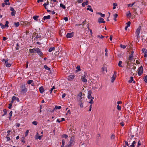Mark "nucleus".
Segmentation results:
<instances>
[{
	"label": "nucleus",
	"mask_w": 147,
	"mask_h": 147,
	"mask_svg": "<svg viewBox=\"0 0 147 147\" xmlns=\"http://www.w3.org/2000/svg\"><path fill=\"white\" fill-rule=\"evenodd\" d=\"M135 4V3L134 2L132 4H128L127 5V7H131L132 6H133Z\"/></svg>",
	"instance_id": "a18cd8bd"
},
{
	"label": "nucleus",
	"mask_w": 147,
	"mask_h": 147,
	"mask_svg": "<svg viewBox=\"0 0 147 147\" xmlns=\"http://www.w3.org/2000/svg\"><path fill=\"white\" fill-rule=\"evenodd\" d=\"M49 4V2H47V3H45L43 5V6L45 7L46 6Z\"/></svg>",
	"instance_id": "052dcab7"
},
{
	"label": "nucleus",
	"mask_w": 147,
	"mask_h": 147,
	"mask_svg": "<svg viewBox=\"0 0 147 147\" xmlns=\"http://www.w3.org/2000/svg\"><path fill=\"white\" fill-rule=\"evenodd\" d=\"M117 109L118 110L120 111L121 109V107L119 105H118L117 106Z\"/></svg>",
	"instance_id": "c03bdc74"
},
{
	"label": "nucleus",
	"mask_w": 147,
	"mask_h": 147,
	"mask_svg": "<svg viewBox=\"0 0 147 147\" xmlns=\"http://www.w3.org/2000/svg\"><path fill=\"white\" fill-rule=\"evenodd\" d=\"M42 34L41 33H39L38 34L36 35V38H35L36 39H37L38 38H41L42 37Z\"/></svg>",
	"instance_id": "6ab92c4d"
},
{
	"label": "nucleus",
	"mask_w": 147,
	"mask_h": 147,
	"mask_svg": "<svg viewBox=\"0 0 147 147\" xmlns=\"http://www.w3.org/2000/svg\"><path fill=\"white\" fill-rule=\"evenodd\" d=\"M61 106H55V108L56 109H61Z\"/></svg>",
	"instance_id": "603ef678"
},
{
	"label": "nucleus",
	"mask_w": 147,
	"mask_h": 147,
	"mask_svg": "<svg viewBox=\"0 0 147 147\" xmlns=\"http://www.w3.org/2000/svg\"><path fill=\"white\" fill-rule=\"evenodd\" d=\"M75 141L74 137H71L70 140L69 142V144L65 147H71L72 145L74 144Z\"/></svg>",
	"instance_id": "f03ea898"
},
{
	"label": "nucleus",
	"mask_w": 147,
	"mask_h": 147,
	"mask_svg": "<svg viewBox=\"0 0 147 147\" xmlns=\"http://www.w3.org/2000/svg\"><path fill=\"white\" fill-rule=\"evenodd\" d=\"M136 144V142L135 141H134L132 143V144L130 145V146L132 147H135V144Z\"/></svg>",
	"instance_id": "473e14b6"
},
{
	"label": "nucleus",
	"mask_w": 147,
	"mask_h": 147,
	"mask_svg": "<svg viewBox=\"0 0 147 147\" xmlns=\"http://www.w3.org/2000/svg\"><path fill=\"white\" fill-rule=\"evenodd\" d=\"M122 63V61H119L118 65L119 67H123V66L121 65V64Z\"/></svg>",
	"instance_id": "e433bc0d"
},
{
	"label": "nucleus",
	"mask_w": 147,
	"mask_h": 147,
	"mask_svg": "<svg viewBox=\"0 0 147 147\" xmlns=\"http://www.w3.org/2000/svg\"><path fill=\"white\" fill-rule=\"evenodd\" d=\"M51 17L50 15H48L47 16H44L43 19L45 20H46L49 19Z\"/></svg>",
	"instance_id": "a211bd4d"
},
{
	"label": "nucleus",
	"mask_w": 147,
	"mask_h": 147,
	"mask_svg": "<svg viewBox=\"0 0 147 147\" xmlns=\"http://www.w3.org/2000/svg\"><path fill=\"white\" fill-rule=\"evenodd\" d=\"M10 10L12 11L11 13V15L12 16H14L16 12V11L14 10V8L13 7H10Z\"/></svg>",
	"instance_id": "6e6552de"
},
{
	"label": "nucleus",
	"mask_w": 147,
	"mask_h": 147,
	"mask_svg": "<svg viewBox=\"0 0 147 147\" xmlns=\"http://www.w3.org/2000/svg\"><path fill=\"white\" fill-rule=\"evenodd\" d=\"M138 75L140 76L143 72V67L142 66H140L138 69Z\"/></svg>",
	"instance_id": "39448f33"
},
{
	"label": "nucleus",
	"mask_w": 147,
	"mask_h": 147,
	"mask_svg": "<svg viewBox=\"0 0 147 147\" xmlns=\"http://www.w3.org/2000/svg\"><path fill=\"white\" fill-rule=\"evenodd\" d=\"M82 92H80L78 94V97H80V98H81V97H82Z\"/></svg>",
	"instance_id": "8fccbe9b"
},
{
	"label": "nucleus",
	"mask_w": 147,
	"mask_h": 147,
	"mask_svg": "<svg viewBox=\"0 0 147 147\" xmlns=\"http://www.w3.org/2000/svg\"><path fill=\"white\" fill-rule=\"evenodd\" d=\"M13 112L11 111L9 113V116H12Z\"/></svg>",
	"instance_id": "0e129e2a"
},
{
	"label": "nucleus",
	"mask_w": 147,
	"mask_h": 147,
	"mask_svg": "<svg viewBox=\"0 0 147 147\" xmlns=\"http://www.w3.org/2000/svg\"><path fill=\"white\" fill-rule=\"evenodd\" d=\"M141 29V26H139L137 29L136 32V34L137 38H138L140 37L139 34L140 32V30Z\"/></svg>",
	"instance_id": "20e7f679"
},
{
	"label": "nucleus",
	"mask_w": 147,
	"mask_h": 147,
	"mask_svg": "<svg viewBox=\"0 0 147 147\" xmlns=\"http://www.w3.org/2000/svg\"><path fill=\"white\" fill-rule=\"evenodd\" d=\"M60 7H62L63 9H65L66 8L65 5L63 4L62 3L60 4Z\"/></svg>",
	"instance_id": "72a5a7b5"
},
{
	"label": "nucleus",
	"mask_w": 147,
	"mask_h": 147,
	"mask_svg": "<svg viewBox=\"0 0 147 147\" xmlns=\"http://www.w3.org/2000/svg\"><path fill=\"white\" fill-rule=\"evenodd\" d=\"M118 16V15L117 14H115L114 15V20L115 21H117L116 18Z\"/></svg>",
	"instance_id": "f704fd0d"
},
{
	"label": "nucleus",
	"mask_w": 147,
	"mask_h": 147,
	"mask_svg": "<svg viewBox=\"0 0 147 147\" xmlns=\"http://www.w3.org/2000/svg\"><path fill=\"white\" fill-rule=\"evenodd\" d=\"M97 14L100 15V16L102 18H104L105 16V14H102L101 12H98Z\"/></svg>",
	"instance_id": "a878e982"
},
{
	"label": "nucleus",
	"mask_w": 147,
	"mask_h": 147,
	"mask_svg": "<svg viewBox=\"0 0 147 147\" xmlns=\"http://www.w3.org/2000/svg\"><path fill=\"white\" fill-rule=\"evenodd\" d=\"M76 69H77L78 70V71H80V66L79 65H78L77 66V67H76Z\"/></svg>",
	"instance_id": "bf43d9fd"
},
{
	"label": "nucleus",
	"mask_w": 147,
	"mask_h": 147,
	"mask_svg": "<svg viewBox=\"0 0 147 147\" xmlns=\"http://www.w3.org/2000/svg\"><path fill=\"white\" fill-rule=\"evenodd\" d=\"M87 76V73L86 72H85L84 73V75L82 76L81 78H85Z\"/></svg>",
	"instance_id": "3c124183"
},
{
	"label": "nucleus",
	"mask_w": 147,
	"mask_h": 147,
	"mask_svg": "<svg viewBox=\"0 0 147 147\" xmlns=\"http://www.w3.org/2000/svg\"><path fill=\"white\" fill-rule=\"evenodd\" d=\"M144 80L146 82H147V75L144 78Z\"/></svg>",
	"instance_id": "5fc2aeb1"
},
{
	"label": "nucleus",
	"mask_w": 147,
	"mask_h": 147,
	"mask_svg": "<svg viewBox=\"0 0 147 147\" xmlns=\"http://www.w3.org/2000/svg\"><path fill=\"white\" fill-rule=\"evenodd\" d=\"M9 23V22L8 21H6L5 22V24L4 25L5 27H9V26L8 25V24Z\"/></svg>",
	"instance_id": "58836bf2"
},
{
	"label": "nucleus",
	"mask_w": 147,
	"mask_h": 147,
	"mask_svg": "<svg viewBox=\"0 0 147 147\" xmlns=\"http://www.w3.org/2000/svg\"><path fill=\"white\" fill-rule=\"evenodd\" d=\"M92 91L91 90H90L88 91V98L90 99L92 97Z\"/></svg>",
	"instance_id": "9b49d317"
},
{
	"label": "nucleus",
	"mask_w": 147,
	"mask_h": 147,
	"mask_svg": "<svg viewBox=\"0 0 147 147\" xmlns=\"http://www.w3.org/2000/svg\"><path fill=\"white\" fill-rule=\"evenodd\" d=\"M9 106L8 107V108L9 109H11V106H12V105L11 104H9Z\"/></svg>",
	"instance_id": "338daca9"
},
{
	"label": "nucleus",
	"mask_w": 147,
	"mask_h": 147,
	"mask_svg": "<svg viewBox=\"0 0 147 147\" xmlns=\"http://www.w3.org/2000/svg\"><path fill=\"white\" fill-rule=\"evenodd\" d=\"M94 103V101L93 100H92V99H90V101L89 102V103H90L91 104L90 105H91Z\"/></svg>",
	"instance_id": "6e6d98bb"
},
{
	"label": "nucleus",
	"mask_w": 147,
	"mask_h": 147,
	"mask_svg": "<svg viewBox=\"0 0 147 147\" xmlns=\"http://www.w3.org/2000/svg\"><path fill=\"white\" fill-rule=\"evenodd\" d=\"M9 0H4V2H5V4L6 5H10V3L9 2Z\"/></svg>",
	"instance_id": "393cba45"
},
{
	"label": "nucleus",
	"mask_w": 147,
	"mask_h": 147,
	"mask_svg": "<svg viewBox=\"0 0 147 147\" xmlns=\"http://www.w3.org/2000/svg\"><path fill=\"white\" fill-rule=\"evenodd\" d=\"M117 73L115 71H114V74L111 78V82H113L115 80L116 77Z\"/></svg>",
	"instance_id": "9d476101"
},
{
	"label": "nucleus",
	"mask_w": 147,
	"mask_h": 147,
	"mask_svg": "<svg viewBox=\"0 0 147 147\" xmlns=\"http://www.w3.org/2000/svg\"><path fill=\"white\" fill-rule=\"evenodd\" d=\"M38 16H33V19H34V20H36L38 19Z\"/></svg>",
	"instance_id": "79ce46f5"
},
{
	"label": "nucleus",
	"mask_w": 147,
	"mask_h": 147,
	"mask_svg": "<svg viewBox=\"0 0 147 147\" xmlns=\"http://www.w3.org/2000/svg\"><path fill=\"white\" fill-rule=\"evenodd\" d=\"M7 111L6 109H4L3 110V112H4V114L2 115V116H4L7 113Z\"/></svg>",
	"instance_id": "7c9ffc66"
},
{
	"label": "nucleus",
	"mask_w": 147,
	"mask_h": 147,
	"mask_svg": "<svg viewBox=\"0 0 147 147\" xmlns=\"http://www.w3.org/2000/svg\"><path fill=\"white\" fill-rule=\"evenodd\" d=\"M88 8H87V10H88L91 11V12H93V10L92 8H91V7L90 5L88 6Z\"/></svg>",
	"instance_id": "4be33fe9"
},
{
	"label": "nucleus",
	"mask_w": 147,
	"mask_h": 147,
	"mask_svg": "<svg viewBox=\"0 0 147 147\" xmlns=\"http://www.w3.org/2000/svg\"><path fill=\"white\" fill-rule=\"evenodd\" d=\"M43 136V135H42L41 136H38V133H37L36 135V139H38L39 140H40L42 138V136Z\"/></svg>",
	"instance_id": "f3484780"
},
{
	"label": "nucleus",
	"mask_w": 147,
	"mask_h": 147,
	"mask_svg": "<svg viewBox=\"0 0 147 147\" xmlns=\"http://www.w3.org/2000/svg\"><path fill=\"white\" fill-rule=\"evenodd\" d=\"M134 59V55H130L128 58L125 61V63H127V66H129L130 64L131 63V61H132Z\"/></svg>",
	"instance_id": "f257e3e1"
},
{
	"label": "nucleus",
	"mask_w": 147,
	"mask_h": 147,
	"mask_svg": "<svg viewBox=\"0 0 147 147\" xmlns=\"http://www.w3.org/2000/svg\"><path fill=\"white\" fill-rule=\"evenodd\" d=\"M83 1V0H78V3H82Z\"/></svg>",
	"instance_id": "69168bd1"
},
{
	"label": "nucleus",
	"mask_w": 147,
	"mask_h": 147,
	"mask_svg": "<svg viewBox=\"0 0 147 147\" xmlns=\"http://www.w3.org/2000/svg\"><path fill=\"white\" fill-rule=\"evenodd\" d=\"M84 102H79V105L80 106V107L81 108H82L83 107V103Z\"/></svg>",
	"instance_id": "bb28decb"
},
{
	"label": "nucleus",
	"mask_w": 147,
	"mask_h": 147,
	"mask_svg": "<svg viewBox=\"0 0 147 147\" xmlns=\"http://www.w3.org/2000/svg\"><path fill=\"white\" fill-rule=\"evenodd\" d=\"M14 25L16 27H18L20 25V23L19 22H14Z\"/></svg>",
	"instance_id": "cd10ccee"
},
{
	"label": "nucleus",
	"mask_w": 147,
	"mask_h": 147,
	"mask_svg": "<svg viewBox=\"0 0 147 147\" xmlns=\"http://www.w3.org/2000/svg\"><path fill=\"white\" fill-rule=\"evenodd\" d=\"M9 61V59L8 58H7L6 59H3L2 60V62H4V65L7 67H10L11 65V64L9 63L8 62Z\"/></svg>",
	"instance_id": "7ed1b4c3"
},
{
	"label": "nucleus",
	"mask_w": 147,
	"mask_h": 147,
	"mask_svg": "<svg viewBox=\"0 0 147 147\" xmlns=\"http://www.w3.org/2000/svg\"><path fill=\"white\" fill-rule=\"evenodd\" d=\"M74 33H68L67 34L66 37L67 38H70L74 36Z\"/></svg>",
	"instance_id": "1a4fd4ad"
},
{
	"label": "nucleus",
	"mask_w": 147,
	"mask_h": 147,
	"mask_svg": "<svg viewBox=\"0 0 147 147\" xmlns=\"http://www.w3.org/2000/svg\"><path fill=\"white\" fill-rule=\"evenodd\" d=\"M23 23L24 25H28V26L32 24L31 22H29L27 21H24L23 22Z\"/></svg>",
	"instance_id": "dca6fc26"
},
{
	"label": "nucleus",
	"mask_w": 147,
	"mask_h": 147,
	"mask_svg": "<svg viewBox=\"0 0 147 147\" xmlns=\"http://www.w3.org/2000/svg\"><path fill=\"white\" fill-rule=\"evenodd\" d=\"M39 90L40 93H42L45 91L44 89L42 86H41L39 88Z\"/></svg>",
	"instance_id": "aec40b11"
},
{
	"label": "nucleus",
	"mask_w": 147,
	"mask_h": 147,
	"mask_svg": "<svg viewBox=\"0 0 147 147\" xmlns=\"http://www.w3.org/2000/svg\"><path fill=\"white\" fill-rule=\"evenodd\" d=\"M32 123L33 124L36 125L37 124V123L36 121H34L32 122Z\"/></svg>",
	"instance_id": "4d7b16f0"
},
{
	"label": "nucleus",
	"mask_w": 147,
	"mask_h": 147,
	"mask_svg": "<svg viewBox=\"0 0 147 147\" xmlns=\"http://www.w3.org/2000/svg\"><path fill=\"white\" fill-rule=\"evenodd\" d=\"M65 141L64 139H63L62 140V145L61 147H63L65 145Z\"/></svg>",
	"instance_id": "c756f323"
},
{
	"label": "nucleus",
	"mask_w": 147,
	"mask_h": 147,
	"mask_svg": "<svg viewBox=\"0 0 147 147\" xmlns=\"http://www.w3.org/2000/svg\"><path fill=\"white\" fill-rule=\"evenodd\" d=\"M63 19H64V20L65 21L67 22L68 21V18L67 17H65Z\"/></svg>",
	"instance_id": "13d9d810"
},
{
	"label": "nucleus",
	"mask_w": 147,
	"mask_h": 147,
	"mask_svg": "<svg viewBox=\"0 0 147 147\" xmlns=\"http://www.w3.org/2000/svg\"><path fill=\"white\" fill-rule=\"evenodd\" d=\"M38 48H34L33 49H30L29 52L31 53H37Z\"/></svg>",
	"instance_id": "423d86ee"
},
{
	"label": "nucleus",
	"mask_w": 147,
	"mask_h": 147,
	"mask_svg": "<svg viewBox=\"0 0 147 147\" xmlns=\"http://www.w3.org/2000/svg\"><path fill=\"white\" fill-rule=\"evenodd\" d=\"M126 15L127 17H130L131 15V13L129 11L128 13Z\"/></svg>",
	"instance_id": "de8ad7c7"
},
{
	"label": "nucleus",
	"mask_w": 147,
	"mask_h": 147,
	"mask_svg": "<svg viewBox=\"0 0 147 147\" xmlns=\"http://www.w3.org/2000/svg\"><path fill=\"white\" fill-rule=\"evenodd\" d=\"M130 24L131 22L130 21L126 23V24H127L126 26H128V27H129L130 26Z\"/></svg>",
	"instance_id": "09e8293b"
},
{
	"label": "nucleus",
	"mask_w": 147,
	"mask_h": 147,
	"mask_svg": "<svg viewBox=\"0 0 147 147\" xmlns=\"http://www.w3.org/2000/svg\"><path fill=\"white\" fill-rule=\"evenodd\" d=\"M115 135L113 134L111 136V138L112 139H114L115 138Z\"/></svg>",
	"instance_id": "680f3d73"
},
{
	"label": "nucleus",
	"mask_w": 147,
	"mask_h": 147,
	"mask_svg": "<svg viewBox=\"0 0 147 147\" xmlns=\"http://www.w3.org/2000/svg\"><path fill=\"white\" fill-rule=\"evenodd\" d=\"M16 99H17V101H18V102H19L20 101L18 97L13 96L12 97V100L11 101L10 103L12 104L13 102L14 101L16 100Z\"/></svg>",
	"instance_id": "f8f14e48"
},
{
	"label": "nucleus",
	"mask_w": 147,
	"mask_h": 147,
	"mask_svg": "<svg viewBox=\"0 0 147 147\" xmlns=\"http://www.w3.org/2000/svg\"><path fill=\"white\" fill-rule=\"evenodd\" d=\"M144 56L145 57H147V51H146L144 53Z\"/></svg>",
	"instance_id": "864d4df0"
},
{
	"label": "nucleus",
	"mask_w": 147,
	"mask_h": 147,
	"mask_svg": "<svg viewBox=\"0 0 147 147\" xmlns=\"http://www.w3.org/2000/svg\"><path fill=\"white\" fill-rule=\"evenodd\" d=\"M88 1L87 0H86L85 2H83L82 3V5L83 7L85 6V5H87L88 4Z\"/></svg>",
	"instance_id": "412c9836"
},
{
	"label": "nucleus",
	"mask_w": 147,
	"mask_h": 147,
	"mask_svg": "<svg viewBox=\"0 0 147 147\" xmlns=\"http://www.w3.org/2000/svg\"><path fill=\"white\" fill-rule=\"evenodd\" d=\"M134 80V78L133 77H130V79L129 80V83H131L132 81Z\"/></svg>",
	"instance_id": "49530a36"
},
{
	"label": "nucleus",
	"mask_w": 147,
	"mask_h": 147,
	"mask_svg": "<svg viewBox=\"0 0 147 147\" xmlns=\"http://www.w3.org/2000/svg\"><path fill=\"white\" fill-rule=\"evenodd\" d=\"M85 98L84 97H81V98H79V102H84V100Z\"/></svg>",
	"instance_id": "c85d7f7f"
},
{
	"label": "nucleus",
	"mask_w": 147,
	"mask_h": 147,
	"mask_svg": "<svg viewBox=\"0 0 147 147\" xmlns=\"http://www.w3.org/2000/svg\"><path fill=\"white\" fill-rule=\"evenodd\" d=\"M98 22L99 23H105V22L104 21V19L101 18H99L98 19Z\"/></svg>",
	"instance_id": "ddd939ff"
},
{
	"label": "nucleus",
	"mask_w": 147,
	"mask_h": 147,
	"mask_svg": "<svg viewBox=\"0 0 147 147\" xmlns=\"http://www.w3.org/2000/svg\"><path fill=\"white\" fill-rule=\"evenodd\" d=\"M55 50V47H53L50 48L49 50V51L51 52L52 51H54Z\"/></svg>",
	"instance_id": "5701e85b"
},
{
	"label": "nucleus",
	"mask_w": 147,
	"mask_h": 147,
	"mask_svg": "<svg viewBox=\"0 0 147 147\" xmlns=\"http://www.w3.org/2000/svg\"><path fill=\"white\" fill-rule=\"evenodd\" d=\"M21 92L23 93H25L26 92V89L24 85H22L21 87Z\"/></svg>",
	"instance_id": "0eeeda50"
},
{
	"label": "nucleus",
	"mask_w": 147,
	"mask_h": 147,
	"mask_svg": "<svg viewBox=\"0 0 147 147\" xmlns=\"http://www.w3.org/2000/svg\"><path fill=\"white\" fill-rule=\"evenodd\" d=\"M44 68L45 69L47 70H48L50 72L51 71V70L50 68H49V67H48L47 65H45L44 66Z\"/></svg>",
	"instance_id": "b1692460"
},
{
	"label": "nucleus",
	"mask_w": 147,
	"mask_h": 147,
	"mask_svg": "<svg viewBox=\"0 0 147 147\" xmlns=\"http://www.w3.org/2000/svg\"><path fill=\"white\" fill-rule=\"evenodd\" d=\"M68 137V136L66 134H63L62 135V138H65V139H66Z\"/></svg>",
	"instance_id": "37998d69"
},
{
	"label": "nucleus",
	"mask_w": 147,
	"mask_h": 147,
	"mask_svg": "<svg viewBox=\"0 0 147 147\" xmlns=\"http://www.w3.org/2000/svg\"><path fill=\"white\" fill-rule=\"evenodd\" d=\"M81 79L82 81L84 82H87V80L85 78H81Z\"/></svg>",
	"instance_id": "2f4dec72"
},
{
	"label": "nucleus",
	"mask_w": 147,
	"mask_h": 147,
	"mask_svg": "<svg viewBox=\"0 0 147 147\" xmlns=\"http://www.w3.org/2000/svg\"><path fill=\"white\" fill-rule=\"evenodd\" d=\"M113 9H114L116 8L115 7L117 6V4L116 3H114L113 4Z\"/></svg>",
	"instance_id": "c9c22d12"
},
{
	"label": "nucleus",
	"mask_w": 147,
	"mask_h": 147,
	"mask_svg": "<svg viewBox=\"0 0 147 147\" xmlns=\"http://www.w3.org/2000/svg\"><path fill=\"white\" fill-rule=\"evenodd\" d=\"M142 52L143 53H144V52L146 51H147V50H146L145 49H143L142 50Z\"/></svg>",
	"instance_id": "774afa93"
},
{
	"label": "nucleus",
	"mask_w": 147,
	"mask_h": 147,
	"mask_svg": "<svg viewBox=\"0 0 147 147\" xmlns=\"http://www.w3.org/2000/svg\"><path fill=\"white\" fill-rule=\"evenodd\" d=\"M37 53L41 57L43 55L42 53L40 51V49L39 48L37 51Z\"/></svg>",
	"instance_id": "4468645a"
},
{
	"label": "nucleus",
	"mask_w": 147,
	"mask_h": 147,
	"mask_svg": "<svg viewBox=\"0 0 147 147\" xmlns=\"http://www.w3.org/2000/svg\"><path fill=\"white\" fill-rule=\"evenodd\" d=\"M75 77V76L74 75H70L68 78V80L69 81H71Z\"/></svg>",
	"instance_id": "2eb2a0df"
},
{
	"label": "nucleus",
	"mask_w": 147,
	"mask_h": 147,
	"mask_svg": "<svg viewBox=\"0 0 147 147\" xmlns=\"http://www.w3.org/2000/svg\"><path fill=\"white\" fill-rule=\"evenodd\" d=\"M120 47L122 48H123V49H124L126 47V45H122V44H121L120 45Z\"/></svg>",
	"instance_id": "4c0bfd02"
},
{
	"label": "nucleus",
	"mask_w": 147,
	"mask_h": 147,
	"mask_svg": "<svg viewBox=\"0 0 147 147\" xmlns=\"http://www.w3.org/2000/svg\"><path fill=\"white\" fill-rule=\"evenodd\" d=\"M33 80H29L27 81V84H31L33 82Z\"/></svg>",
	"instance_id": "a19ab883"
},
{
	"label": "nucleus",
	"mask_w": 147,
	"mask_h": 147,
	"mask_svg": "<svg viewBox=\"0 0 147 147\" xmlns=\"http://www.w3.org/2000/svg\"><path fill=\"white\" fill-rule=\"evenodd\" d=\"M55 89V87L54 86H53V87L51 88V90H50V94H51V93H52V91H53V90Z\"/></svg>",
	"instance_id": "ea45409f"
},
{
	"label": "nucleus",
	"mask_w": 147,
	"mask_h": 147,
	"mask_svg": "<svg viewBox=\"0 0 147 147\" xmlns=\"http://www.w3.org/2000/svg\"><path fill=\"white\" fill-rule=\"evenodd\" d=\"M20 124L19 123H16V126L17 127H18L20 126Z\"/></svg>",
	"instance_id": "e2e57ef3"
}]
</instances>
